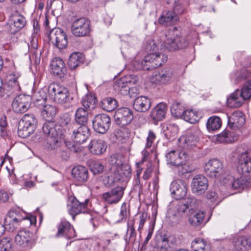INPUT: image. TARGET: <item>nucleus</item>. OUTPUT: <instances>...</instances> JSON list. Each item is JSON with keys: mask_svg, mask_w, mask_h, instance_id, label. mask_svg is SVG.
<instances>
[{"mask_svg": "<svg viewBox=\"0 0 251 251\" xmlns=\"http://www.w3.org/2000/svg\"><path fill=\"white\" fill-rule=\"evenodd\" d=\"M89 205L90 203L89 199H86L84 202H80L75 196L69 197L67 204L69 213L72 215L73 220H75V216L79 214L89 213L92 216L90 219V223L94 227H96L95 219L89 208Z\"/></svg>", "mask_w": 251, "mask_h": 251, "instance_id": "obj_4", "label": "nucleus"}, {"mask_svg": "<svg viewBox=\"0 0 251 251\" xmlns=\"http://www.w3.org/2000/svg\"><path fill=\"white\" fill-rule=\"evenodd\" d=\"M48 92L50 95L53 97L54 101L59 104L70 103L73 100V97L68 89L56 83L49 85Z\"/></svg>", "mask_w": 251, "mask_h": 251, "instance_id": "obj_7", "label": "nucleus"}, {"mask_svg": "<svg viewBox=\"0 0 251 251\" xmlns=\"http://www.w3.org/2000/svg\"><path fill=\"white\" fill-rule=\"evenodd\" d=\"M106 149V143L101 139L93 140L88 145L90 152L96 155L102 154L105 151Z\"/></svg>", "mask_w": 251, "mask_h": 251, "instance_id": "obj_27", "label": "nucleus"}, {"mask_svg": "<svg viewBox=\"0 0 251 251\" xmlns=\"http://www.w3.org/2000/svg\"><path fill=\"white\" fill-rule=\"evenodd\" d=\"M21 121H24L26 123H28L31 126H34L36 127V125L37 124V121L34 115L33 114H25L22 118L21 119Z\"/></svg>", "mask_w": 251, "mask_h": 251, "instance_id": "obj_54", "label": "nucleus"}, {"mask_svg": "<svg viewBox=\"0 0 251 251\" xmlns=\"http://www.w3.org/2000/svg\"><path fill=\"white\" fill-rule=\"evenodd\" d=\"M146 49L147 51L150 52L140 63L134 62V65H137L136 69H142L144 71L152 70L162 65L167 61L168 57L166 54L155 51L157 46L154 40L149 41L147 43Z\"/></svg>", "mask_w": 251, "mask_h": 251, "instance_id": "obj_1", "label": "nucleus"}, {"mask_svg": "<svg viewBox=\"0 0 251 251\" xmlns=\"http://www.w3.org/2000/svg\"><path fill=\"white\" fill-rule=\"evenodd\" d=\"M127 216V211L126 204V202H124L121 206L120 212L119 213V219L116 222V223H120L126 221Z\"/></svg>", "mask_w": 251, "mask_h": 251, "instance_id": "obj_55", "label": "nucleus"}, {"mask_svg": "<svg viewBox=\"0 0 251 251\" xmlns=\"http://www.w3.org/2000/svg\"><path fill=\"white\" fill-rule=\"evenodd\" d=\"M130 75L125 76L118 79L115 83L118 89L124 94H127L132 90L130 88V84L132 83Z\"/></svg>", "mask_w": 251, "mask_h": 251, "instance_id": "obj_35", "label": "nucleus"}, {"mask_svg": "<svg viewBox=\"0 0 251 251\" xmlns=\"http://www.w3.org/2000/svg\"><path fill=\"white\" fill-rule=\"evenodd\" d=\"M68 132L74 142L79 144L85 142L90 135V130L86 125H78L75 123L69 124Z\"/></svg>", "mask_w": 251, "mask_h": 251, "instance_id": "obj_8", "label": "nucleus"}, {"mask_svg": "<svg viewBox=\"0 0 251 251\" xmlns=\"http://www.w3.org/2000/svg\"><path fill=\"white\" fill-rule=\"evenodd\" d=\"M169 32L172 34V36L161 44L163 48L169 51H174L187 48L188 41L182 35L180 27H173L169 29Z\"/></svg>", "mask_w": 251, "mask_h": 251, "instance_id": "obj_3", "label": "nucleus"}, {"mask_svg": "<svg viewBox=\"0 0 251 251\" xmlns=\"http://www.w3.org/2000/svg\"><path fill=\"white\" fill-rule=\"evenodd\" d=\"M222 125V121L217 116L210 117L207 120L206 127L209 131L216 130L218 129Z\"/></svg>", "mask_w": 251, "mask_h": 251, "instance_id": "obj_45", "label": "nucleus"}, {"mask_svg": "<svg viewBox=\"0 0 251 251\" xmlns=\"http://www.w3.org/2000/svg\"><path fill=\"white\" fill-rule=\"evenodd\" d=\"M237 136L233 132L225 130L217 135V140L222 143H230L237 140Z\"/></svg>", "mask_w": 251, "mask_h": 251, "instance_id": "obj_40", "label": "nucleus"}, {"mask_svg": "<svg viewBox=\"0 0 251 251\" xmlns=\"http://www.w3.org/2000/svg\"><path fill=\"white\" fill-rule=\"evenodd\" d=\"M167 128V131L164 135L165 138L170 141H173L176 137L178 126L176 125H170Z\"/></svg>", "mask_w": 251, "mask_h": 251, "instance_id": "obj_52", "label": "nucleus"}, {"mask_svg": "<svg viewBox=\"0 0 251 251\" xmlns=\"http://www.w3.org/2000/svg\"><path fill=\"white\" fill-rule=\"evenodd\" d=\"M178 20V17L173 11L164 10L158 19V23L164 25H168L173 22Z\"/></svg>", "mask_w": 251, "mask_h": 251, "instance_id": "obj_36", "label": "nucleus"}, {"mask_svg": "<svg viewBox=\"0 0 251 251\" xmlns=\"http://www.w3.org/2000/svg\"><path fill=\"white\" fill-rule=\"evenodd\" d=\"M41 51H35L30 52V60L33 61L36 65H39L40 62Z\"/></svg>", "mask_w": 251, "mask_h": 251, "instance_id": "obj_60", "label": "nucleus"}, {"mask_svg": "<svg viewBox=\"0 0 251 251\" xmlns=\"http://www.w3.org/2000/svg\"><path fill=\"white\" fill-rule=\"evenodd\" d=\"M184 111V107L181 102L177 100L173 102L171 107V112L175 117H181Z\"/></svg>", "mask_w": 251, "mask_h": 251, "instance_id": "obj_48", "label": "nucleus"}, {"mask_svg": "<svg viewBox=\"0 0 251 251\" xmlns=\"http://www.w3.org/2000/svg\"><path fill=\"white\" fill-rule=\"evenodd\" d=\"M49 42L59 49H65L68 44L66 33L60 28L52 29L49 35Z\"/></svg>", "mask_w": 251, "mask_h": 251, "instance_id": "obj_14", "label": "nucleus"}, {"mask_svg": "<svg viewBox=\"0 0 251 251\" xmlns=\"http://www.w3.org/2000/svg\"><path fill=\"white\" fill-rule=\"evenodd\" d=\"M35 128V126L20 120L18 125V135L22 138H26L34 132Z\"/></svg>", "mask_w": 251, "mask_h": 251, "instance_id": "obj_33", "label": "nucleus"}, {"mask_svg": "<svg viewBox=\"0 0 251 251\" xmlns=\"http://www.w3.org/2000/svg\"><path fill=\"white\" fill-rule=\"evenodd\" d=\"M245 123V117L240 111H235L228 117V126L232 129L239 128Z\"/></svg>", "mask_w": 251, "mask_h": 251, "instance_id": "obj_26", "label": "nucleus"}, {"mask_svg": "<svg viewBox=\"0 0 251 251\" xmlns=\"http://www.w3.org/2000/svg\"><path fill=\"white\" fill-rule=\"evenodd\" d=\"M43 132L47 135L46 147L49 150H55L58 156L64 160L69 158V153L66 145H62L61 140V134H59L56 129H54L53 124L47 123L43 127Z\"/></svg>", "mask_w": 251, "mask_h": 251, "instance_id": "obj_2", "label": "nucleus"}, {"mask_svg": "<svg viewBox=\"0 0 251 251\" xmlns=\"http://www.w3.org/2000/svg\"><path fill=\"white\" fill-rule=\"evenodd\" d=\"M111 122L110 117L106 114L97 115L92 122L94 129L98 133L104 134L109 129Z\"/></svg>", "mask_w": 251, "mask_h": 251, "instance_id": "obj_16", "label": "nucleus"}, {"mask_svg": "<svg viewBox=\"0 0 251 251\" xmlns=\"http://www.w3.org/2000/svg\"><path fill=\"white\" fill-rule=\"evenodd\" d=\"M114 117L116 124L121 127L129 125L133 119L132 111L126 107L117 109Z\"/></svg>", "mask_w": 251, "mask_h": 251, "instance_id": "obj_18", "label": "nucleus"}, {"mask_svg": "<svg viewBox=\"0 0 251 251\" xmlns=\"http://www.w3.org/2000/svg\"><path fill=\"white\" fill-rule=\"evenodd\" d=\"M179 140L184 144V148L189 149L196 145L198 137L195 132H190L186 136L181 137Z\"/></svg>", "mask_w": 251, "mask_h": 251, "instance_id": "obj_38", "label": "nucleus"}, {"mask_svg": "<svg viewBox=\"0 0 251 251\" xmlns=\"http://www.w3.org/2000/svg\"><path fill=\"white\" fill-rule=\"evenodd\" d=\"M96 103V99L91 95L85 96L82 100V104L86 110L93 109Z\"/></svg>", "mask_w": 251, "mask_h": 251, "instance_id": "obj_49", "label": "nucleus"}, {"mask_svg": "<svg viewBox=\"0 0 251 251\" xmlns=\"http://www.w3.org/2000/svg\"><path fill=\"white\" fill-rule=\"evenodd\" d=\"M238 172L245 176L251 175V151L242 152L238 157Z\"/></svg>", "mask_w": 251, "mask_h": 251, "instance_id": "obj_12", "label": "nucleus"}, {"mask_svg": "<svg viewBox=\"0 0 251 251\" xmlns=\"http://www.w3.org/2000/svg\"><path fill=\"white\" fill-rule=\"evenodd\" d=\"M188 208L187 206L183 202H180L177 205L176 215L183 217L187 215Z\"/></svg>", "mask_w": 251, "mask_h": 251, "instance_id": "obj_56", "label": "nucleus"}, {"mask_svg": "<svg viewBox=\"0 0 251 251\" xmlns=\"http://www.w3.org/2000/svg\"><path fill=\"white\" fill-rule=\"evenodd\" d=\"M13 23L10 24L8 29L11 34H15L23 27L26 24L25 18L21 15H15L13 17Z\"/></svg>", "mask_w": 251, "mask_h": 251, "instance_id": "obj_31", "label": "nucleus"}, {"mask_svg": "<svg viewBox=\"0 0 251 251\" xmlns=\"http://www.w3.org/2000/svg\"><path fill=\"white\" fill-rule=\"evenodd\" d=\"M167 110V105L163 102L159 103L151 110V118L154 121H162L166 116Z\"/></svg>", "mask_w": 251, "mask_h": 251, "instance_id": "obj_29", "label": "nucleus"}, {"mask_svg": "<svg viewBox=\"0 0 251 251\" xmlns=\"http://www.w3.org/2000/svg\"><path fill=\"white\" fill-rule=\"evenodd\" d=\"M146 167L142 177L144 180H148L151 176L153 168L152 164L150 162H147Z\"/></svg>", "mask_w": 251, "mask_h": 251, "instance_id": "obj_59", "label": "nucleus"}, {"mask_svg": "<svg viewBox=\"0 0 251 251\" xmlns=\"http://www.w3.org/2000/svg\"><path fill=\"white\" fill-rule=\"evenodd\" d=\"M183 202L188 209L191 210L197 209L199 204V201L193 196L186 198L184 200Z\"/></svg>", "mask_w": 251, "mask_h": 251, "instance_id": "obj_53", "label": "nucleus"}, {"mask_svg": "<svg viewBox=\"0 0 251 251\" xmlns=\"http://www.w3.org/2000/svg\"><path fill=\"white\" fill-rule=\"evenodd\" d=\"M90 169L94 175L101 174L104 170L103 165L99 160H91L89 162Z\"/></svg>", "mask_w": 251, "mask_h": 251, "instance_id": "obj_51", "label": "nucleus"}, {"mask_svg": "<svg viewBox=\"0 0 251 251\" xmlns=\"http://www.w3.org/2000/svg\"><path fill=\"white\" fill-rule=\"evenodd\" d=\"M156 136L155 132L152 130H150L148 133V136L147 138V143L146 147L148 148H151L156 139Z\"/></svg>", "mask_w": 251, "mask_h": 251, "instance_id": "obj_58", "label": "nucleus"}, {"mask_svg": "<svg viewBox=\"0 0 251 251\" xmlns=\"http://www.w3.org/2000/svg\"><path fill=\"white\" fill-rule=\"evenodd\" d=\"M102 104L104 110L110 112L117 107V102L114 99L108 97L102 100Z\"/></svg>", "mask_w": 251, "mask_h": 251, "instance_id": "obj_50", "label": "nucleus"}, {"mask_svg": "<svg viewBox=\"0 0 251 251\" xmlns=\"http://www.w3.org/2000/svg\"><path fill=\"white\" fill-rule=\"evenodd\" d=\"M21 74L16 70H11L6 76L7 96L10 97L21 90L19 79Z\"/></svg>", "mask_w": 251, "mask_h": 251, "instance_id": "obj_13", "label": "nucleus"}, {"mask_svg": "<svg viewBox=\"0 0 251 251\" xmlns=\"http://www.w3.org/2000/svg\"><path fill=\"white\" fill-rule=\"evenodd\" d=\"M0 248H12V240L10 238H3L0 240Z\"/></svg>", "mask_w": 251, "mask_h": 251, "instance_id": "obj_63", "label": "nucleus"}, {"mask_svg": "<svg viewBox=\"0 0 251 251\" xmlns=\"http://www.w3.org/2000/svg\"><path fill=\"white\" fill-rule=\"evenodd\" d=\"M204 215V212L201 211L191 214L188 218L190 224L195 227L199 226L203 221Z\"/></svg>", "mask_w": 251, "mask_h": 251, "instance_id": "obj_42", "label": "nucleus"}, {"mask_svg": "<svg viewBox=\"0 0 251 251\" xmlns=\"http://www.w3.org/2000/svg\"><path fill=\"white\" fill-rule=\"evenodd\" d=\"M235 248L240 251H247L251 249V237L241 236L234 242Z\"/></svg>", "mask_w": 251, "mask_h": 251, "instance_id": "obj_37", "label": "nucleus"}, {"mask_svg": "<svg viewBox=\"0 0 251 251\" xmlns=\"http://www.w3.org/2000/svg\"><path fill=\"white\" fill-rule=\"evenodd\" d=\"M75 123L81 125H86L88 120L87 110L82 107L78 108L75 112Z\"/></svg>", "mask_w": 251, "mask_h": 251, "instance_id": "obj_41", "label": "nucleus"}, {"mask_svg": "<svg viewBox=\"0 0 251 251\" xmlns=\"http://www.w3.org/2000/svg\"><path fill=\"white\" fill-rule=\"evenodd\" d=\"M251 98V79L246 82L241 90L237 89L227 99V105L230 107H239L244 101Z\"/></svg>", "mask_w": 251, "mask_h": 251, "instance_id": "obj_5", "label": "nucleus"}, {"mask_svg": "<svg viewBox=\"0 0 251 251\" xmlns=\"http://www.w3.org/2000/svg\"><path fill=\"white\" fill-rule=\"evenodd\" d=\"M31 101V98L29 95H19L14 98L12 108L15 113H24L30 107Z\"/></svg>", "mask_w": 251, "mask_h": 251, "instance_id": "obj_15", "label": "nucleus"}, {"mask_svg": "<svg viewBox=\"0 0 251 251\" xmlns=\"http://www.w3.org/2000/svg\"><path fill=\"white\" fill-rule=\"evenodd\" d=\"M204 171L205 174L212 178L219 179L221 183H226L225 181L226 176L223 163L218 159H212L205 163Z\"/></svg>", "mask_w": 251, "mask_h": 251, "instance_id": "obj_6", "label": "nucleus"}, {"mask_svg": "<svg viewBox=\"0 0 251 251\" xmlns=\"http://www.w3.org/2000/svg\"><path fill=\"white\" fill-rule=\"evenodd\" d=\"M51 73L60 78L63 77L67 72L66 64L64 61L59 57H55L50 64Z\"/></svg>", "mask_w": 251, "mask_h": 251, "instance_id": "obj_25", "label": "nucleus"}, {"mask_svg": "<svg viewBox=\"0 0 251 251\" xmlns=\"http://www.w3.org/2000/svg\"><path fill=\"white\" fill-rule=\"evenodd\" d=\"M17 245L25 250L31 249L36 242V238L32 232L27 230H21L15 237Z\"/></svg>", "mask_w": 251, "mask_h": 251, "instance_id": "obj_11", "label": "nucleus"}, {"mask_svg": "<svg viewBox=\"0 0 251 251\" xmlns=\"http://www.w3.org/2000/svg\"><path fill=\"white\" fill-rule=\"evenodd\" d=\"M181 117L191 124H195L199 120L198 113L192 109L184 110Z\"/></svg>", "mask_w": 251, "mask_h": 251, "instance_id": "obj_43", "label": "nucleus"}, {"mask_svg": "<svg viewBox=\"0 0 251 251\" xmlns=\"http://www.w3.org/2000/svg\"><path fill=\"white\" fill-rule=\"evenodd\" d=\"M84 61L83 55L78 52H74L70 56L68 64L72 70L75 69Z\"/></svg>", "mask_w": 251, "mask_h": 251, "instance_id": "obj_39", "label": "nucleus"}, {"mask_svg": "<svg viewBox=\"0 0 251 251\" xmlns=\"http://www.w3.org/2000/svg\"><path fill=\"white\" fill-rule=\"evenodd\" d=\"M72 176L74 181L81 185L88 180L89 173L86 167L78 165L73 168Z\"/></svg>", "mask_w": 251, "mask_h": 251, "instance_id": "obj_22", "label": "nucleus"}, {"mask_svg": "<svg viewBox=\"0 0 251 251\" xmlns=\"http://www.w3.org/2000/svg\"><path fill=\"white\" fill-rule=\"evenodd\" d=\"M225 181L226 182V183H225V184L227 183L231 184L232 187L234 189H244L249 185V182L243 176L234 180L232 176L227 175L226 177H225Z\"/></svg>", "mask_w": 251, "mask_h": 251, "instance_id": "obj_32", "label": "nucleus"}, {"mask_svg": "<svg viewBox=\"0 0 251 251\" xmlns=\"http://www.w3.org/2000/svg\"><path fill=\"white\" fill-rule=\"evenodd\" d=\"M165 157L168 165L178 168L183 167L189 159V155L185 151L175 150H168Z\"/></svg>", "mask_w": 251, "mask_h": 251, "instance_id": "obj_9", "label": "nucleus"}, {"mask_svg": "<svg viewBox=\"0 0 251 251\" xmlns=\"http://www.w3.org/2000/svg\"><path fill=\"white\" fill-rule=\"evenodd\" d=\"M71 29L75 37H83L89 35L91 31V22L84 17L75 20L72 24Z\"/></svg>", "mask_w": 251, "mask_h": 251, "instance_id": "obj_10", "label": "nucleus"}, {"mask_svg": "<svg viewBox=\"0 0 251 251\" xmlns=\"http://www.w3.org/2000/svg\"><path fill=\"white\" fill-rule=\"evenodd\" d=\"M117 171L123 181H128L131 176V167L126 163L123 165Z\"/></svg>", "mask_w": 251, "mask_h": 251, "instance_id": "obj_46", "label": "nucleus"}, {"mask_svg": "<svg viewBox=\"0 0 251 251\" xmlns=\"http://www.w3.org/2000/svg\"><path fill=\"white\" fill-rule=\"evenodd\" d=\"M170 190L174 195L176 199H183L187 194V188L185 182L182 179H178L171 183Z\"/></svg>", "mask_w": 251, "mask_h": 251, "instance_id": "obj_24", "label": "nucleus"}, {"mask_svg": "<svg viewBox=\"0 0 251 251\" xmlns=\"http://www.w3.org/2000/svg\"><path fill=\"white\" fill-rule=\"evenodd\" d=\"M57 231L54 235L56 238L65 237L67 239L76 236L75 229L71 224L65 220H62L57 225Z\"/></svg>", "mask_w": 251, "mask_h": 251, "instance_id": "obj_19", "label": "nucleus"}, {"mask_svg": "<svg viewBox=\"0 0 251 251\" xmlns=\"http://www.w3.org/2000/svg\"><path fill=\"white\" fill-rule=\"evenodd\" d=\"M251 74V67L247 69H243L241 71L240 74L237 76L238 81L245 79L249 77Z\"/></svg>", "mask_w": 251, "mask_h": 251, "instance_id": "obj_62", "label": "nucleus"}, {"mask_svg": "<svg viewBox=\"0 0 251 251\" xmlns=\"http://www.w3.org/2000/svg\"><path fill=\"white\" fill-rule=\"evenodd\" d=\"M176 75L174 70L170 67H165L158 71L153 75L154 81H156L160 84H169L174 81Z\"/></svg>", "mask_w": 251, "mask_h": 251, "instance_id": "obj_20", "label": "nucleus"}, {"mask_svg": "<svg viewBox=\"0 0 251 251\" xmlns=\"http://www.w3.org/2000/svg\"><path fill=\"white\" fill-rule=\"evenodd\" d=\"M151 104V102L150 99L142 96L134 100L133 107L136 111L145 112L150 109Z\"/></svg>", "mask_w": 251, "mask_h": 251, "instance_id": "obj_28", "label": "nucleus"}, {"mask_svg": "<svg viewBox=\"0 0 251 251\" xmlns=\"http://www.w3.org/2000/svg\"><path fill=\"white\" fill-rule=\"evenodd\" d=\"M125 158L121 154H114L111 155L109 159V163L118 170L124 163Z\"/></svg>", "mask_w": 251, "mask_h": 251, "instance_id": "obj_47", "label": "nucleus"}, {"mask_svg": "<svg viewBox=\"0 0 251 251\" xmlns=\"http://www.w3.org/2000/svg\"><path fill=\"white\" fill-rule=\"evenodd\" d=\"M191 248L194 251H209V246L203 239L197 238L192 242Z\"/></svg>", "mask_w": 251, "mask_h": 251, "instance_id": "obj_44", "label": "nucleus"}, {"mask_svg": "<svg viewBox=\"0 0 251 251\" xmlns=\"http://www.w3.org/2000/svg\"><path fill=\"white\" fill-rule=\"evenodd\" d=\"M56 113V109L54 106L51 105H45L42 111V114L44 118L45 119L46 122L44 124L42 129L45 124L47 123H51L53 124L54 129H56L54 127V124L51 122V120L55 117Z\"/></svg>", "mask_w": 251, "mask_h": 251, "instance_id": "obj_34", "label": "nucleus"}, {"mask_svg": "<svg viewBox=\"0 0 251 251\" xmlns=\"http://www.w3.org/2000/svg\"><path fill=\"white\" fill-rule=\"evenodd\" d=\"M208 187V180L202 175H197L193 179L191 183L192 192L200 195L204 193Z\"/></svg>", "mask_w": 251, "mask_h": 251, "instance_id": "obj_23", "label": "nucleus"}, {"mask_svg": "<svg viewBox=\"0 0 251 251\" xmlns=\"http://www.w3.org/2000/svg\"><path fill=\"white\" fill-rule=\"evenodd\" d=\"M22 218L17 214L16 211L11 209L10 210L4 220V226L0 224V237L4 234L6 229L10 231H13L17 227L18 223Z\"/></svg>", "mask_w": 251, "mask_h": 251, "instance_id": "obj_17", "label": "nucleus"}, {"mask_svg": "<svg viewBox=\"0 0 251 251\" xmlns=\"http://www.w3.org/2000/svg\"><path fill=\"white\" fill-rule=\"evenodd\" d=\"M125 188L117 186L102 194V199L109 204L118 203L123 197Z\"/></svg>", "mask_w": 251, "mask_h": 251, "instance_id": "obj_21", "label": "nucleus"}, {"mask_svg": "<svg viewBox=\"0 0 251 251\" xmlns=\"http://www.w3.org/2000/svg\"><path fill=\"white\" fill-rule=\"evenodd\" d=\"M6 117H3L0 119V136L4 137L6 135V127L7 126Z\"/></svg>", "mask_w": 251, "mask_h": 251, "instance_id": "obj_61", "label": "nucleus"}, {"mask_svg": "<svg viewBox=\"0 0 251 251\" xmlns=\"http://www.w3.org/2000/svg\"><path fill=\"white\" fill-rule=\"evenodd\" d=\"M156 247L159 251H173L168 242V237L166 234H157L155 237Z\"/></svg>", "mask_w": 251, "mask_h": 251, "instance_id": "obj_30", "label": "nucleus"}, {"mask_svg": "<svg viewBox=\"0 0 251 251\" xmlns=\"http://www.w3.org/2000/svg\"><path fill=\"white\" fill-rule=\"evenodd\" d=\"M28 46L30 52L39 51L38 50V40L36 38H32Z\"/></svg>", "mask_w": 251, "mask_h": 251, "instance_id": "obj_64", "label": "nucleus"}, {"mask_svg": "<svg viewBox=\"0 0 251 251\" xmlns=\"http://www.w3.org/2000/svg\"><path fill=\"white\" fill-rule=\"evenodd\" d=\"M66 146L71 151L75 152H80L82 150V147L80 146V144L75 143H71L70 142L66 143Z\"/></svg>", "mask_w": 251, "mask_h": 251, "instance_id": "obj_57", "label": "nucleus"}]
</instances>
